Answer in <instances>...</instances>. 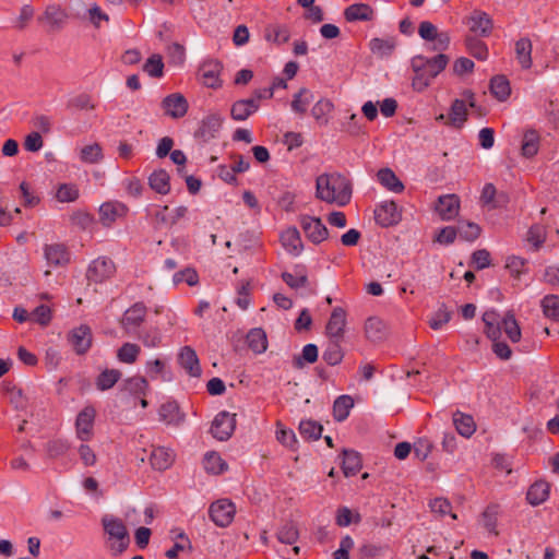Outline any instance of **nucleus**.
Segmentation results:
<instances>
[{
  "label": "nucleus",
  "instance_id": "obj_1",
  "mask_svg": "<svg viewBox=\"0 0 559 559\" xmlns=\"http://www.w3.org/2000/svg\"><path fill=\"white\" fill-rule=\"evenodd\" d=\"M352 182L340 173H325L317 177L316 198L329 204L344 206L352 199Z\"/></svg>",
  "mask_w": 559,
  "mask_h": 559
},
{
  "label": "nucleus",
  "instance_id": "obj_2",
  "mask_svg": "<svg viewBox=\"0 0 559 559\" xmlns=\"http://www.w3.org/2000/svg\"><path fill=\"white\" fill-rule=\"evenodd\" d=\"M102 525L106 536V546L112 556H120L130 545V535L124 522L114 515L102 518Z\"/></svg>",
  "mask_w": 559,
  "mask_h": 559
},
{
  "label": "nucleus",
  "instance_id": "obj_3",
  "mask_svg": "<svg viewBox=\"0 0 559 559\" xmlns=\"http://www.w3.org/2000/svg\"><path fill=\"white\" fill-rule=\"evenodd\" d=\"M483 321L485 323L486 335L493 342V353L502 360L510 359L512 356L510 346L507 343L499 341L501 336L500 314L493 309L487 310L483 314Z\"/></svg>",
  "mask_w": 559,
  "mask_h": 559
},
{
  "label": "nucleus",
  "instance_id": "obj_4",
  "mask_svg": "<svg viewBox=\"0 0 559 559\" xmlns=\"http://www.w3.org/2000/svg\"><path fill=\"white\" fill-rule=\"evenodd\" d=\"M70 17V13L61 4L50 3L38 16V22L45 26L47 32L57 33L66 26Z\"/></svg>",
  "mask_w": 559,
  "mask_h": 559
},
{
  "label": "nucleus",
  "instance_id": "obj_5",
  "mask_svg": "<svg viewBox=\"0 0 559 559\" xmlns=\"http://www.w3.org/2000/svg\"><path fill=\"white\" fill-rule=\"evenodd\" d=\"M146 317L147 307L143 302H135L123 312L119 324L126 334H136L145 322Z\"/></svg>",
  "mask_w": 559,
  "mask_h": 559
},
{
  "label": "nucleus",
  "instance_id": "obj_6",
  "mask_svg": "<svg viewBox=\"0 0 559 559\" xmlns=\"http://www.w3.org/2000/svg\"><path fill=\"white\" fill-rule=\"evenodd\" d=\"M464 99H455L452 103L451 110L448 117L447 123L454 128H462L464 122L467 120V107L466 103L471 108H476V102L474 98V93L471 91H465L463 93Z\"/></svg>",
  "mask_w": 559,
  "mask_h": 559
},
{
  "label": "nucleus",
  "instance_id": "obj_7",
  "mask_svg": "<svg viewBox=\"0 0 559 559\" xmlns=\"http://www.w3.org/2000/svg\"><path fill=\"white\" fill-rule=\"evenodd\" d=\"M67 341L76 355H84L93 344V333L88 325L81 324L69 331Z\"/></svg>",
  "mask_w": 559,
  "mask_h": 559
},
{
  "label": "nucleus",
  "instance_id": "obj_8",
  "mask_svg": "<svg viewBox=\"0 0 559 559\" xmlns=\"http://www.w3.org/2000/svg\"><path fill=\"white\" fill-rule=\"evenodd\" d=\"M236 428V414L226 411L218 413L211 426L212 436L218 441L228 440Z\"/></svg>",
  "mask_w": 559,
  "mask_h": 559
},
{
  "label": "nucleus",
  "instance_id": "obj_9",
  "mask_svg": "<svg viewBox=\"0 0 559 559\" xmlns=\"http://www.w3.org/2000/svg\"><path fill=\"white\" fill-rule=\"evenodd\" d=\"M236 507L228 499H219L210 507L209 514L211 520L219 527L228 526L235 516Z\"/></svg>",
  "mask_w": 559,
  "mask_h": 559
},
{
  "label": "nucleus",
  "instance_id": "obj_10",
  "mask_svg": "<svg viewBox=\"0 0 559 559\" xmlns=\"http://www.w3.org/2000/svg\"><path fill=\"white\" fill-rule=\"evenodd\" d=\"M299 223L306 237L313 243H321L329 236L328 228L319 217L301 215Z\"/></svg>",
  "mask_w": 559,
  "mask_h": 559
},
{
  "label": "nucleus",
  "instance_id": "obj_11",
  "mask_svg": "<svg viewBox=\"0 0 559 559\" xmlns=\"http://www.w3.org/2000/svg\"><path fill=\"white\" fill-rule=\"evenodd\" d=\"M96 417V409L87 405L76 416L75 432L81 441H88L94 435V421Z\"/></svg>",
  "mask_w": 559,
  "mask_h": 559
},
{
  "label": "nucleus",
  "instance_id": "obj_12",
  "mask_svg": "<svg viewBox=\"0 0 559 559\" xmlns=\"http://www.w3.org/2000/svg\"><path fill=\"white\" fill-rule=\"evenodd\" d=\"M346 316V311L342 307H336L332 310L325 325V334L329 340H344L347 325Z\"/></svg>",
  "mask_w": 559,
  "mask_h": 559
},
{
  "label": "nucleus",
  "instance_id": "obj_13",
  "mask_svg": "<svg viewBox=\"0 0 559 559\" xmlns=\"http://www.w3.org/2000/svg\"><path fill=\"white\" fill-rule=\"evenodd\" d=\"M116 272V265L109 258L95 259L87 269L86 276L88 281L94 283H102L110 278Z\"/></svg>",
  "mask_w": 559,
  "mask_h": 559
},
{
  "label": "nucleus",
  "instance_id": "obj_14",
  "mask_svg": "<svg viewBox=\"0 0 559 559\" xmlns=\"http://www.w3.org/2000/svg\"><path fill=\"white\" fill-rule=\"evenodd\" d=\"M223 117L217 112H212L205 116L201 122L199 128L197 129L194 136L197 139L202 140L203 142H209L214 139L223 126Z\"/></svg>",
  "mask_w": 559,
  "mask_h": 559
},
{
  "label": "nucleus",
  "instance_id": "obj_15",
  "mask_svg": "<svg viewBox=\"0 0 559 559\" xmlns=\"http://www.w3.org/2000/svg\"><path fill=\"white\" fill-rule=\"evenodd\" d=\"M364 335L372 344H380L389 336V329L383 320L370 317L364 323Z\"/></svg>",
  "mask_w": 559,
  "mask_h": 559
},
{
  "label": "nucleus",
  "instance_id": "obj_16",
  "mask_svg": "<svg viewBox=\"0 0 559 559\" xmlns=\"http://www.w3.org/2000/svg\"><path fill=\"white\" fill-rule=\"evenodd\" d=\"M223 66L217 60H209L200 67V80L203 85L211 88H219L222 86L221 72Z\"/></svg>",
  "mask_w": 559,
  "mask_h": 559
},
{
  "label": "nucleus",
  "instance_id": "obj_17",
  "mask_svg": "<svg viewBox=\"0 0 559 559\" xmlns=\"http://www.w3.org/2000/svg\"><path fill=\"white\" fill-rule=\"evenodd\" d=\"M188 102L180 93H174L166 96L162 102V108L165 115L178 119L182 118L188 111Z\"/></svg>",
  "mask_w": 559,
  "mask_h": 559
},
{
  "label": "nucleus",
  "instance_id": "obj_18",
  "mask_svg": "<svg viewBox=\"0 0 559 559\" xmlns=\"http://www.w3.org/2000/svg\"><path fill=\"white\" fill-rule=\"evenodd\" d=\"M374 215L377 222L383 227L396 225L402 218L401 211L393 201L381 204L374 211Z\"/></svg>",
  "mask_w": 559,
  "mask_h": 559
},
{
  "label": "nucleus",
  "instance_id": "obj_19",
  "mask_svg": "<svg viewBox=\"0 0 559 559\" xmlns=\"http://www.w3.org/2000/svg\"><path fill=\"white\" fill-rule=\"evenodd\" d=\"M128 207L120 202H106L99 207V221L105 227H110L118 218L124 217Z\"/></svg>",
  "mask_w": 559,
  "mask_h": 559
},
{
  "label": "nucleus",
  "instance_id": "obj_20",
  "mask_svg": "<svg viewBox=\"0 0 559 559\" xmlns=\"http://www.w3.org/2000/svg\"><path fill=\"white\" fill-rule=\"evenodd\" d=\"M81 4L82 8L73 13V19L80 21L88 20L96 28L100 26L102 21H109V16L106 13H104L96 3H92L88 7H86L84 2H81Z\"/></svg>",
  "mask_w": 559,
  "mask_h": 559
},
{
  "label": "nucleus",
  "instance_id": "obj_21",
  "mask_svg": "<svg viewBox=\"0 0 559 559\" xmlns=\"http://www.w3.org/2000/svg\"><path fill=\"white\" fill-rule=\"evenodd\" d=\"M468 26L477 36L486 37L492 31V21L486 12L475 10L468 17Z\"/></svg>",
  "mask_w": 559,
  "mask_h": 559
},
{
  "label": "nucleus",
  "instance_id": "obj_22",
  "mask_svg": "<svg viewBox=\"0 0 559 559\" xmlns=\"http://www.w3.org/2000/svg\"><path fill=\"white\" fill-rule=\"evenodd\" d=\"M44 257L49 266H64L70 261V254L66 246L51 243L44 247Z\"/></svg>",
  "mask_w": 559,
  "mask_h": 559
},
{
  "label": "nucleus",
  "instance_id": "obj_23",
  "mask_svg": "<svg viewBox=\"0 0 559 559\" xmlns=\"http://www.w3.org/2000/svg\"><path fill=\"white\" fill-rule=\"evenodd\" d=\"M179 365L191 377L201 376V366L195 350L190 346H185L180 349L178 355Z\"/></svg>",
  "mask_w": 559,
  "mask_h": 559
},
{
  "label": "nucleus",
  "instance_id": "obj_24",
  "mask_svg": "<svg viewBox=\"0 0 559 559\" xmlns=\"http://www.w3.org/2000/svg\"><path fill=\"white\" fill-rule=\"evenodd\" d=\"M460 199L455 194L441 195L438 199L436 211L440 215L441 219L450 221L459 214Z\"/></svg>",
  "mask_w": 559,
  "mask_h": 559
},
{
  "label": "nucleus",
  "instance_id": "obj_25",
  "mask_svg": "<svg viewBox=\"0 0 559 559\" xmlns=\"http://www.w3.org/2000/svg\"><path fill=\"white\" fill-rule=\"evenodd\" d=\"M175 461V453L171 449L157 447L154 448L150 455V463L156 471H165L169 468Z\"/></svg>",
  "mask_w": 559,
  "mask_h": 559
},
{
  "label": "nucleus",
  "instance_id": "obj_26",
  "mask_svg": "<svg viewBox=\"0 0 559 559\" xmlns=\"http://www.w3.org/2000/svg\"><path fill=\"white\" fill-rule=\"evenodd\" d=\"M258 110V105L250 97L242 98L231 104L230 117L235 121H245Z\"/></svg>",
  "mask_w": 559,
  "mask_h": 559
},
{
  "label": "nucleus",
  "instance_id": "obj_27",
  "mask_svg": "<svg viewBox=\"0 0 559 559\" xmlns=\"http://www.w3.org/2000/svg\"><path fill=\"white\" fill-rule=\"evenodd\" d=\"M281 242L285 250L293 255H299L304 249L300 234L296 227L285 229L281 234Z\"/></svg>",
  "mask_w": 559,
  "mask_h": 559
},
{
  "label": "nucleus",
  "instance_id": "obj_28",
  "mask_svg": "<svg viewBox=\"0 0 559 559\" xmlns=\"http://www.w3.org/2000/svg\"><path fill=\"white\" fill-rule=\"evenodd\" d=\"M158 415L162 421L174 426L181 425L186 419L185 414L176 402L164 403L159 408Z\"/></svg>",
  "mask_w": 559,
  "mask_h": 559
},
{
  "label": "nucleus",
  "instance_id": "obj_29",
  "mask_svg": "<svg viewBox=\"0 0 559 559\" xmlns=\"http://www.w3.org/2000/svg\"><path fill=\"white\" fill-rule=\"evenodd\" d=\"M550 492V485L545 480H537L532 484L526 492V501L533 506H539L545 502Z\"/></svg>",
  "mask_w": 559,
  "mask_h": 559
},
{
  "label": "nucleus",
  "instance_id": "obj_30",
  "mask_svg": "<svg viewBox=\"0 0 559 559\" xmlns=\"http://www.w3.org/2000/svg\"><path fill=\"white\" fill-rule=\"evenodd\" d=\"M344 16L348 22L371 21L374 17V11L367 3H355L345 9Z\"/></svg>",
  "mask_w": 559,
  "mask_h": 559
},
{
  "label": "nucleus",
  "instance_id": "obj_31",
  "mask_svg": "<svg viewBox=\"0 0 559 559\" xmlns=\"http://www.w3.org/2000/svg\"><path fill=\"white\" fill-rule=\"evenodd\" d=\"M413 69L415 71V76L413 78V87L416 91H424L433 79L429 75V73L424 69V57H415L412 61Z\"/></svg>",
  "mask_w": 559,
  "mask_h": 559
},
{
  "label": "nucleus",
  "instance_id": "obj_32",
  "mask_svg": "<svg viewBox=\"0 0 559 559\" xmlns=\"http://www.w3.org/2000/svg\"><path fill=\"white\" fill-rule=\"evenodd\" d=\"M264 38L277 46L286 44L290 38L289 28L282 24H270L264 29Z\"/></svg>",
  "mask_w": 559,
  "mask_h": 559
},
{
  "label": "nucleus",
  "instance_id": "obj_33",
  "mask_svg": "<svg viewBox=\"0 0 559 559\" xmlns=\"http://www.w3.org/2000/svg\"><path fill=\"white\" fill-rule=\"evenodd\" d=\"M378 181L388 190L401 193L404 190L403 182L396 177L391 168H381L377 173Z\"/></svg>",
  "mask_w": 559,
  "mask_h": 559
},
{
  "label": "nucleus",
  "instance_id": "obj_34",
  "mask_svg": "<svg viewBox=\"0 0 559 559\" xmlns=\"http://www.w3.org/2000/svg\"><path fill=\"white\" fill-rule=\"evenodd\" d=\"M148 389V382L142 376H133L122 382V390L134 396H145Z\"/></svg>",
  "mask_w": 559,
  "mask_h": 559
},
{
  "label": "nucleus",
  "instance_id": "obj_35",
  "mask_svg": "<svg viewBox=\"0 0 559 559\" xmlns=\"http://www.w3.org/2000/svg\"><path fill=\"white\" fill-rule=\"evenodd\" d=\"M170 177L164 169L155 170L148 177V186L159 194H167L170 191Z\"/></svg>",
  "mask_w": 559,
  "mask_h": 559
},
{
  "label": "nucleus",
  "instance_id": "obj_36",
  "mask_svg": "<svg viewBox=\"0 0 559 559\" xmlns=\"http://www.w3.org/2000/svg\"><path fill=\"white\" fill-rule=\"evenodd\" d=\"M362 467L361 459L358 452L353 450L343 451L342 469L346 477L356 475Z\"/></svg>",
  "mask_w": 559,
  "mask_h": 559
},
{
  "label": "nucleus",
  "instance_id": "obj_37",
  "mask_svg": "<svg viewBox=\"0 0 559 559\" xmlns=\"http://www.w3.org/2000/svg\"><path fill=\"white\" fill-rule=\"evenodd\" d=\"M500 506L497 503L489 504L481 514V522L484 527L493 536L499 535V531L497 530Z\"/></svg>",
  "mask_w": 559,
  "mask_h": 559
},
{
  "label": "nucleus",
  "instance_id": "obj_38",
  "mask_svg": "<svg viewBox=\"0 0 559 559\" xmlns=\"http://www.w3.org/2000/svg\"><path fill=\"white\" fill-rule=\"evenodd\" d=\"M453 424L456 431L466 438H469L476 430V425L471 415L456 412L453 414Z\"/></svg>",
  "mask_w": 559,
  "mask_h": 559
},
{
  "label": "nucleus",
  "instance_id": "obj_39",
  "mask_svg": "<svg viewBox=\"0 0 559 559\" xmlns=\"http://www.w3.org/2000/svg\"><path fill=\"white\" fill-rule=\"evenodd\" d=\"M247 343L250 349L257 354H262L267 348L266 334L262 329L255 328L247 334Z\"/></svg>",
  "mask_w": 559,
  "mask_h": 559
},
{
  "label": "nucleus",
  "instance_id": "obj_40",
  "mask_svg": "<svg viewBox=\"0 0 559 559\" xmlns=\"http://www.w3.org/2000/svg\"><path fill=\"white\" fill-rule=\"evenodd\" d=\"M515 53L523 69L532 67V41L528 38H521L515 43Z\"/></svg>",
  "mask_w": 559,
  "mask_h": 559
},
{
  "label": "nucleus",
  "instance_id": "obj_41",
  "mask_svg": "<svg viewBox=\"0 0 559 559\" xmlns=\"http://www.w3.org/2000/svg\"><path fill=\"white\" fill-rule=\"evenodd\" d=\"M343 341L330 340L325 350L323 352L322 359L330 366H336L342 362L344 352L341 343Z\"/></svg>",
  "mask_w": 559,
  "mask_h": 559
},
{
  "label": "nucleus",
  "instance_id": "obj_42",
  "mask_svg": "<svg viewBox=\"0 0 559 559\" xmlns=\"http://www.w3.org/2000/svg\"><path fill=\"white\" fill-rule=\"evenodd\" d=\"M502 329L513 343L521 340V329L512 312H508L502 319L500 318V330Z\"/></svg>",
  "mask_w": 559,
  "mask_h": 559
},
{
  "label": "nucleus",
  "instance_id": "obj_43",
  "mask_svg": "<svg viewBox=\"0 0 559 559\" xmlns=\"http://www.w3.org/2000/svg\"><path fill=\"white\" fill-rule=\"evenodd\" d=\"M204 468L207 473L218 475L227 469V463L216 452H209L203 460Z\"/></svg>",
  "mask_w": 559,
  "mask_h": 559
},
{
  "label": "nucleus",
  "instance_id": "obj_44",
  "mask_svg": "<svg viewBox=\"0 0 559 559\" xmlns=\"http://www.w3.org/2000/svg\"><path fill=\"white\" fill-rule=\"evenodd\" d=\"M490 91L498 100H506L511 93L510 83L503 75H497L490 81Z\"/></svg>",
  "mask_w": 559,
  "mask_h": 559
},
{
  "label": "nucleus",
  "instance_id": "obj_45",
  "mask_svg": "<svg viewBox=\"0 0 559 559\" xmlns=\"http://www.w3.org/2000/svg\"><path fill=\"white\" fill-rule=\"evenodd\" d=\"M354 406V400L349 395L338 396L333 404V415L337 421L345 420L350 408Z\"/></svg>",
  "mask_w": 559,
  "mask_h": 559
},
{
  "label": "nucleus",
  "instance_id": "obj_46",
  "mask_svg": "<svg viewBox=\"0 0 559 559\" xmlns=\"http://www.w3.org/2000/svg\"><path fill=\"white\" fill-rule=\"evenodd\" d=\"M141 353V347L135 343L127 342L117 350V358L123 364H134Z\"/></svg>",
  "mask_w": 559,
  "mask_h": 559
},
{
  "label": "nucleus",
  "instance_id": "obj_47",
  "mask_svg": "<svg viewBox=\"0 0 559 559\" xmlns=\"http://www.w3.org/2000/svg\"><path fill=\"white\" fill-rule=\"evenodd\" d=\"M539 148V138L538 134L531 130L524 133L521 152L524 157H533L537 154Z\"/></svg>",
  "mask_w": 559,
  "mask_h": 559
},
{
  "label": "nucleus",
  "instance_id": "obj_48",
  "mask_svg": "<svg viewBox=\"0 0 559 559\" xmlns=\"http://www.w3.org/2000/svg\"><path fill=\"white\" fill-rule=\"evenodd\" d=\"M103 148L98 143H92L80 150V159L86 164H97L103 159Z\"/></svg>",
  "mask_w": 559,
  "mask_h": 559
},
{
  "label": "nucleus",
  "instance_id": "obj_49",
  "mask_svg": "<svg viewBox=\"0 0 559 559\" xmlns=\"http://www.w3.org/2000/svg\"><path fill=\"white\" fill-rule=\"evenodd\" d=\"M34 8L31 4H24L20 9L19 15L12 20V28L19 32L24 31L34 19Z\"/></svg>",
  "mask_w": 559,
  "mask_h": 559
},
{
  "label": "nucleus",
  "instance_id": "obj_50",
  "mask_svg": "<svg viewBox=\"0 0 559 559\" xmlns=\"http://www.w3.org/2000/svg\"><path fill=\"white\" fill-rule=\"evenodd\" d=\"M318 359V347L314 344L304 346L301 355L293 358V366L297 369L305 367V362L314 364Z\"/></svg>",
  "mask_w": 559,
  "mask_h": 559
},
{
  "label": "nucleus",
  "instance_id": "obj_51",
  "mask_svg": "<svg viewBox=\"0 0 559 559\" xmlns=\"http://www.w3.org/2000/svg\"><path fill=\"white\" fill-rule=\"evenodd\" d=\"M121 372L118 369H106L96 379V388L100 391L111 389L120 379Z\"/></svg>",
  "mask_w": 559,
  "mask_h": 559
},
{
  "label": "nucleus",
  "instance_id": "obj_52",
  "mask_svg": "<svg viewBox=\"0 0 559 559\" xmlns=\"http://www.w3.org/2000/svg\"><path fill=\"white\" fill-rule=\"evenodd\" d=\"M430 511L436 514L438 518L442 519L447 515H450L451 519L456 520L457 515L452 512L451 502L445 498H435L429 503Z\"/></svg>",
  "mask_w": 559,
  "mask_h": 559
},
{
  "label": "nucleus",
  "instance_id": "obj_53",
  "mask_svg": "<svg viewBox=\"0 0 559 559\" xmlns=\"http://www.w3.org/2000/svg\"><path fill=\"white\" fill-rule=\"evenodd\" d=\"M334 105L329 99H320L312 107L311 114L320 124H328V115L333 110Z\"/></svg>",
  "mask_w": 559,
  "mask_h": 559
},
{
  "label": "nucleus",
  "instance_id": "obj_54",
  "mask_svg": "<svg viewBox=\"0 0 559 559\" xmlns=\"http://www.w3.org/2000/svg\"><path fill=\"white\" fill-rule=\"evenodd\" d=\"M449 58L440 53L431 59L424 58V69L430 76L436 78L448 64Z\"/></svg>",
  "mask_w": 559,
  "mask_h": 559
},
{
  "label": "nucleus",
  "instance_id": "obj_55",
  "mask_svg": "<svg viewBox=\"0 0 559 559\" xmlns=\"http://www.w3.org/2000/svg\"><path fill=\"white\" fill-rule=\"evenodd\" d=\"M277 539L287 545H293L297 542L299 537V532L297 525L293 522L285 523L277 531Z\"/></svg>",
  "mask_w": 559,
  "mask_h": 559
},
{
  "label": "nucleus",
  "instance_id": "obj_56",
  "mask_svg": "<svg viewBox=\"0 0 559 559\" xmlns=\"http://www.w3.org/2000/svg\"><path fill=\"white\" fill-rule=\"evenodd\" d=\"M70 449V444L63 439L49 440L45 445L46 454L49 459H57L64 455Z\"/></svg>",
  "mask_w": 559,
  "mask_h": 559
},
{
  "label": "nucleus",
  "instance_id": "obj_57",
  "mask_svg": "<svg viewBox=\"0 0 559 559\" xmlns=\"http://www.w3.org/2000/svg\"><path fill=\"white\" fill-rule=\"evenodd\" d=\"M361 521V515L359 512H353L347 507H341L336 511L335 522L340 527H346L352 523H359Z\"/></svg>",
  "mask_w": 559,
  "mask_h": 559
},
{
  "label": "nucleus",
  "instance_id": "obj_58",
  "mask_svg": "<svg viewBox=\"0 0 559 559\" xmlns=\"http://www.w3.org/2000/svg\"><path fill=\"white\" fill-rule=\"evenodd\" d=\"M143 71L152 78H160L164 73V62L160 55H152L143 64Z\"/></svg>",
  "mask_w": 559,
  "mask_h": 559
},
{
  "label": "nucleus",
  "instance_id": "obj_59",
  "mask_svg": "<svg viewBox=\"0 0 559 559\" xmlns=\"http://www.w3.org/2000/svg\"><path fill=\"white\" fill-rule=\"evenodd\" d=\"M322 430V426L313 420H304L299 425V432L307 440H318Z\"/></svg>",
  "mask_w": 559,
  "mask_h": 559
},
{
  "label": "nucleus",
  "instance_id": "obj_60",
  "mask_svg": "<svg viewBox=\"0 0 559 559\" xmlns=\"http://www.w3.org/2000/svg\"><path fill=\"white\" fill-rule=\"evenodd\" d=\"M457 235L467 241L476 240L480 235V227L472 222H460L456 226Z\"/></svg>",
  "mask_w": 559,
  "mask_h": 559
},
{
  "label": "nucleus",
  "instance_id": "obj_61",
  "mask_svg": "<svg viewBox=\"0 0 559 559\" xmlns=\"http://www.w3.org/2000/svg\"><path fill=\"white\" fill-rule=\"evenodd\" d=\"M312 100V94L309 90L302 87L295 94L294 99L292 102V108L295 112L305 114L307 110V106Z\"/></svg>",
  "mask_w": 559,
  "mask_h": 559
},
{
  "label": "nucleus",
  "instance_id": "obj_62",
  "mask_svg": "<svg viewBox=\"0 0 559 559\" xmlns=\"http://www.w3.org/2000/svg\"><path fill=\"white\" fill-rule=\"evenodd\" d=\"M542 307L546 317L559 321V296H546L542 300Z\"/></svg>",
  "mask_w": 559,
  "mask_h": 559
},
{
  "label": "nucleus",
  "instance_id": "obj_63",
  "mask_svg": "<svg viewBox=\"0 0 559 559\" xmlns=\"http://www.w3.org/2000/svg\"><path fill=\"white\" fill-rule=\"evenodd\" d=\"M395 44L391 39L373 38L370 41V49L378 56H389L393 51Z\"/></svg>",
  "mask_w": 559,
  "mask_h": 559
},
{
  "label": "nucleus",
  "instance_id": "obj_64",
  "mask_svg": "<svg viewBox=\"0 0 559 559\" xmlns=\"http://www.w3.org/2000/svg\"><path fill=\"white\" fill-rule=\"evenodd\" d=\"M56 198L60 202H74L79 198V189L72 183H62L58 187Z\"/></svg>",
  "mask_w": 559,
  "mask_h": 559
}]
</instances>
